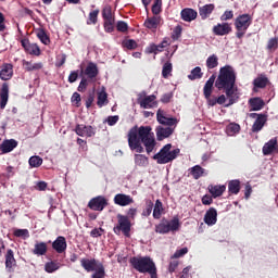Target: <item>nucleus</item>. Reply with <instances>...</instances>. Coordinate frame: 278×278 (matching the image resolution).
<instances>
[{
	"instance_id": "nucleus-1",
	"label": "nucleus",
	"mask_w": 278,
	"mask_h": 278,
	"mask_svg": "<svg viewBox=\"0 0 278 278\" xmlns=\"http://www.w3.org/2000/svg\"><path fill=\"white\" fill-rule=\"evenodd\" d=\"M236 87V70L231 65H225L219 68V74L215 80V88L217 90H224L226 97H228L229 102L226 104V108L238 103L240 97L237 93H233V88Z\"/></svg>"
},
{
	"instance_id": "nucleus-2",
	"label": "nucleus",
	"mask_w": 278,
	"mask_h": 278,
	"mask_svg": "<svg viewBox=\"0 0 278 278\" xmlns=\"http://www.w3.org/2000/svg\"><path fill=\"white\" fill-rule=\"evenodd\" d=\"M130 265L138 273H148L151 278H157V267L150 256H134L130 258Z\"/></svg>"
},
{
	"instance_id": "nucleus-3",
	"label": "nucleus",
	"mask_w": 278,
	"mask_h": 278,
	"mask_svg": "<svg viewBox=\"0 0 278 278\" xmlns=\"http://www.w3.org/2000/svg\"><path fill=\"white\" fill-rule=\"evenodd\" d=\"M181 229V222L179 220V215H175L170 220L163 218L159 224L155 225V233L161 236H166V233H175Z\"/></svg>"
},
{
	"instance_id": "nucleus-4",
	"label": "nucleus",
	"mask_w": 278,
	"mask_h": 278,
	"mask_svg": "<svg viewBox=\"0 0 278 278\" xmlns=\"http://www.w3.org/2000/svg\"><path fill=\"white\" fill-rule=\"evenodd\" d=\"M173 149V144H165L156 154L153 155V160H155L156 164H169L174 160H177L181 150L179 148Z\"/></svg>"
},
{
	"instance_id": "nucleus-5",
	"label": "nucleus",
	"mask_w": 278,
	"mask_h": 278,
	"mask_svg": "<svg viewBox=\"0 0 278 278\" xmlns=\"http://www.w3.org/2000/svg\"><path fill=\"white\" fill-rule=\"evenodd\" d=\"M253 23V17L250 14H241L236 17L235 20V29L236 31V38H239V40H242L244 38V35L247 34V29L251 27Z\"/></svg>"
},
{
	"instance_id": "nucleus-6",
	"label": "nucleus",
	"mask_w": 278,
	"mask_h": 278,
	"mask_svg": "<svg viewBox=\"0 0 278 278\" xmlns=\"http://www.w3.org/2000/svg\"><path fill=\"white\" fill-rule=\"evenodd\" d=\"M113 231L116 236L123 233L126 238H129L131 233V219L123 214H117V225L114 226Z\"/></svg>"
},
{
	"instance_id": "nucleus-7",
	"label": "nucleus",
	"mask_w": 278,
	"mask_h": 278,
	"mask_svg": "<svg viewBox=\"0 0 278 278\" xmlns=\"http://www.w3.org/2000/svg\"><path fill=\"white\" fill-rule=\"evenodd\" d=\"M128 147L130 151H136L137 153H144L142 141H140V138H138V126L130 128L128 131Z\"/></svg>"
},
{
	"instance_id": "nucleus-8",
	"label": "nucleus",
	"mask_w": 278,
	"mask_h": 278,
	"mask_svg": "<svg viewBox=\"0 0 278 278\" xmlns=\"http://www.w3.org/2000/svg\"><path fill=\"white\" fill-rule=\"evenodd\" d=\"M87 207L93 212H103L108 207V200L103 195H98L88 202Z\"/></svg>"
},
{
	"instance_id": "nucleus-9",
	"label": "nucleus",
	"mask_w": 278,
	"mask_h": 278,
	"mask_svg": "<svg viewBox=\"0 0 278 278\" xmlns=\"http://www.w3.org/2000/svg\"><path fill=\"white\" fill-rule=\"evenodd\" d=\"M74 131L77 136H80V138H92L97 134L94 127L90 125L86 126L85 124H77Z\"/></svg>"
},
{
	"instance_id": "nucleus-10",
	"label": "nucleus",
	"mask_w": 278,
	"mask_h": 278,
	"mask_svg": "<svg viewBox=\"0 0 278 278\" xmlns=\"http://www.w3.org/2000/svg\"><path fill=\"white\" fill-rule=\"evenodd\" d=\"M156 121L160 125H165V127H175L178 123L175 117H166V112L162 109L156 112Z\"/></svg>"
},
{
	"instance_id": "nucleus-11",
	"label": "nucleus",
	"mask_w": 278,
	"mask_h": 278,
	"mask_svg": "<svg viewBox=\"0 0 278 278\" xmlns=\"http://www.w3.org/2000/svg\"><path fill=\"white\" fill-rule=\"evenodd\" d=\"M21 45L24 51H26L29 55L38 56L41 53L40 47L38 46V43H31L27 38L22 39Z\"/></svg>"
},
{
	"instance_id": "nucleus-12",
	"label": "nucleus",
	"mask_w": 278,
	"mask_h": 278,
	"mask_svg": "<svg viewBox=\"0 0 278 278\" xmlns=\"http://www.w3.org/2000/svg\"><path fill=\"white\" fill-rule=\"evenodd\" d=\"M155 131L156 140H159V142H162V140H166V138H170V136H173V134L175 132V128H173V126H157Z\"/></svg>"
},
{
	"instance_id": "nucleus-13",
	"label": "nucleus",
	"mask_w": 278,
	"mask_h": 278,
	"mask_svg": "<svg viewBox=\"0 0 278 278\" xmlns=\"http://www.w3.org/2000/svg\"><path fill=\"white\" fill-rule=\"evenodd\" d=\"M18 147V141L15 139H5L0 143V155H5L7 153H12L13 150Z\"/></svg>"
},
{
	"instance_id": "nucleus-14",
	"label": "nucleus",
	"mask_w": 278,
	"mask_h": 278,
	"mask_svg": "<svg viewBox=\"0 0 278 278\" xmlns=\"http://www.w3.org/2000/svg\"><path fill=\"white\" fill-rule=\"evenodd\" d=\"M155 99H157L155 94L144 96L143 98H139V105L143 110H152V108L157 106V101H155Z\"/></svg>"
},
{
	"instance_id": "nucleus-15",
	"label": "nucleus",
	"mask_w": 278,
	"mask_h": 278,
	"mask_svg": "<svg viewBox=\"0 0 278 278\" xmlns=\"http://www.w3.org/2000/svg\"><path fill=\"white\" fill-rule=\"evenodd\" d=\"M232 28L229 23H218L213 27L214 36H229L231 34Z\"/></svg>"
},
{
	"instance_id": "nucleus-16",
	"label": "nucleus",
	"mask_w": 278,
	"mask_h": 278,
	"mask_svg": "<svg viewBox=\"0 0 278 278\" xmlns=\"http://www.w3.org/2000/svg\"><path fill=\"white\" fill-rule=\"evenodd\" d=\"M114 203L115 205H119L121 207H127V205H131V203H134V198L125 193H117L114 197Z\"/></svg>"
},
{
	"instance_id": "nucleus-17",
	"label": "nucleus",
	"mask_w": 278,
	"mask_h": 278,
	"mask_svg": "<svg viewBox=\"0 0 278 278\" xmlns=\"http://www.w3.org/2000/svg\"><path fill=\"white\" fill-rule=\"evenodd\" d=\"M218 222V212L214 207H210L204 215V223L212 227Z\"/></svg>"
},
{
	"instance_id": "nucleus-18",
	"label": "nucleus",
	"mask_w": 278,
	"mask_h": 278,
	"mask_svg": "<svg viewBox=\"0 0 278 278\" xmlns=\"http://www.w3.org/2000/svg\"><path fill=\"white\" fill-rule=\"evenodd\" d=\"M99 264H101L99 261H97L96 258H81L80 260V266L84 267V269L87 273H94V270H97V268L99 267Z\"/></svg>"
},
{
	"instance_id": "nucleus-19",
	"label": "nucleus",
	"mask_w": 278,
	"mask_h": 278,
	"mask_svg": "<svg viewBox=\"0 0 278 278\" xmlns=\"http://www.w3.org/2000/svg\"><path fill=\"white\" fill-rule=\"evenodd\" d=\"M10 98V85L3 83L0 92V110H5L8 105V99Z\"/></svg>"
},
{
	"instance_id": "nucleus-20",
	"label": "nucleus",
	"mask_w": 278,
	"mask_h": 278,
	"mask_svg": "<svg viewBox=\"0 0 278 278\" xmlns=\"http://www.w3.org/2000/svg\"><path fill=\"white\" fill-rule=\"evenodd\" d=\"M250 112H260V110H264V105L266 102L260 97L250 98L249 101Z\"/></svg>"
},
{
	"instance_id": "nucleus-21",
	"label": "nucleus",
	"mask_w": 278,
	"mask_h": 278,
	"mask_svg": "<svg viewBox=\"0 0 278 278\" xmlns=\"http://www.w3.org/2000/svg\"><path fill=\"white\" fill-rule=\"evenodd\" d=\"M268 121V115H258L252 125L251 131L253 134H260Z\"/></svg>"
},
{
	"instance_id": "nucleus-22",
	"label": "nucleus",
	"mask_w": 278,
	"mask_h": 278,
	"mask_svg": "<svg viewBox=\"0 0 278 278\" xmlns=\"http://www.w3.org/2000/svg\"><path fill=\"white\" fill-rule=\"evenodd\" d=\"M197 16H199V13L194 9L186 8L180 12V17L186 23H192V21L197 20Z\"/></svg>"
},
{
	"instance_id": "nucleus-23",
	"label": "nucleus",
	"mask_w": 278,
	"mask_h": 278,
	"mask_svg": "<svg viewBox=\"0 0 278 278\" xmlns=\"http://www.w3.org/2000/svg\"><path fill=\"white\" fill-rule=\"evenodd\" d=\"M68 244L66 243V238L59 236L52 242V249L55 250L58 253H64L67 249Z\"/></svg>"
},
{
	"instance_id": "nucleus-24",
	"label": "nucleus",
	"mask_w": 278,
	"mask_h": 278,
	"mask_svg": "<svg viewBox=\"0 0 278 278\" xmlns=\"http://www.w3.org/2000/svg\"><path fill=\"white\" fill-rule=\"evenodd\" d=\"M275 152L278 153L277 138L270 139L263 147V155H270V154H273Z\"/></svg>"
},
{
	"instance_id": "nucleus-25",
	"label": "nucleus",
	"mask_w": 278,
	"mask_h": 278,
	"mask_svg": "<svg viewBox=\"0 0 278 278\" xmlns=\"http://www.w3.org/2000/svg\"><path fill=\"white\" fill-rule=\"evenodd\" d=\"M13 68L14 67L10 63L3 64L0 71V79H2V81H9V79L14 75Z\"/></svg>"
},
{
	"instance_id": "nucleus-26",
	"label": "nucleus",
	"mask_w": 278,
	"mask_h": 278,
	"mask_svg": "<svg viewBox=\"0 0 278 278\" xmlns=\"http://www.w3.org/2000/svg\"><path fill=\"white\" fill-rule=\"evenodd\" d=\"M216 81V75L213 74L205 83L203 88V94L205 99H210L212 97V92L214 90V83Z\"/></svg>"
},
{
	"instance_id": "nucleus-27",
	"label": "nucleus",
	"mask_w": 278,
	"mask_h": 278,
	"mask_svg": "<svg viewBox=\"0 0 278 278\" xmlns=\"http://www.w3.org/2000/svg\"><path fill=\"white\" fill-rule=\"evenodd\" d=\"M188 170H189L190 176L195 180H199V179H201V177H205V175H207V172L201 165H194L193 167L189 168Z\"/></svg>"
},
{
	"instance_id": "nucleus-28",
	"label": "nucleus",
	"mask_w": 278,
	"mask_h": 278,
	"mask_svg": "<svg viewBox=\"0 0 278 278\" xmlns=\"http://www.w3.org/2000/svg\"><path fill=\"white\" fill-rule=\"evenodd\" d=\"M4 257H5V268L9 273H12V268L16 266V258H14V251L12 249H9Z\"/></svg>"
},
{
	"instance_id": "nucleus-29",
	"label": "nucleus",
	"mask_w": 278,
	"mask_h": 278,
	"mask_svg": "<svg viewBox=\"0 0 278 278\" xmlns=\"http://www.w3.org/2000/svg\"><path fill=\"white\" fill-rule=\"evenodd\" d=\"M227 190L225 185H210L208 192L212 194L213 199H217V197H223V193Z\"/></svg>"
},
{
	"instance_id": "nucleus-30",
	"label": "nucleus",
	"mask_w": 278,
	"mask_h": 278,
	"mask_svg": "<svg viewBox=\"0 0 278 278\" xmlns=\"http://www.w3.org/2000/svg\"><path fill=\"white\" fill-rule=\"evenodd\" d=\"M215 9H216V7L212 3L200 7L199 14H200L202 21H206V18H210V15L212 14V12H214Z\"/></svg>"
},
{
	"instance_id": "nucleus-31",
	"label": "nucleus",
	"mask_w": 278,
	"mask_h": 278,
	"mask_svg": "<svg viewBox=\"0 0 278 278\" xmlns=\"http://www.w3.org/2000/svg\"><path fill=\"white\" fill-rule=\"evenodd\" d=\"M84 73L88 79H96V77L99 75V67H97V64L90 62L88 63Z\"/></svg>"
},
{
	"instance_id": "nucleus-32",
	"label": "nucleus",
	"mask_w": 278,
	"mask_h": 278,
	"mask_svg": "<svg viewBox=\"0 0 278 278\" xmlns=\"http://www.w3.org/2000/svg\"><path fill=\"white\" fill-rule=\"evenodd\" d=\"M270 84V80H268V77L266 75L261 74L253 80L254 88L264 89L266 86Z\"/></svg>"
},
{
	"instance_id": "nucleus-33",
	"label": "nucleus",
	"mask_w": 278,
	"mask_h": 278,
	"mask_svg": "<svg viewBox=\"0 0 278 278\" xmlns=\"http://www.w3.org/2000/svg\"><path fill=\"white\" fill-rule=\"evenodd\" d=\"M137 136L140 140V142L142 140H147V138H151V126H141V127H137Z\"/></svg>"
},
{
	"instance_id": "nucleus-34",
	"label": "nucleus",
	"mask_w": 278,
	"mask_h": 278,
	"mask_svg": "<svg viewBox=\"0 0 278 278\" xmlns=\"http://www.w3.org/2000/svg\"><path fill=\"white\" fill-rule=\"evenodd\" d=\"M48 247L45 242H37L33 249L34 255H37L38 257L42 255H47Z\"/></svg>"
},
{
	"instance_id": "nucleus-35",
	"label": "nucleus",
	"mask_w": 278,
	"mask_h": 278,
	"mask_svg": "<svg viewBox=\"0 0 278 278\" xmlns=\"http://www.w3.org/2000/svg\"><path fill=\"white\" fill-rule=\"evenodd\" d=\"M162 214H164V204L161 200H156L153 210V218H155V220H160L162 218Z\"/></svg>"
},
{
	"instance_id": "nucleus-36",
	"label": "nucleus",
	"mask_w": 278,
	"mask_h": 278,
	"mask_svg": "<svg viewBox=\"0 0 278 278\" xmlns=\"http://www.w3.org/2000/svg\"><path fill=\"white\" fill-rule=\"evenodd\" d=\"M157 25H160V17L157 16L148 17L144 21V27L147 29H157Z\"/></svg>"
},
{
	"instance_id": "nucleus-37",
	"label": "nucleus",
	"mask_w": 278,
	"mask_h": 278,
	"mask_svg": "<svg viewBox=\"0 0 278 278\" xmlns=\"http://www.w3.org/2000/svg\"><path fill=\"white\" fill-rule=\"evenodd\" d=\"M143 147H146L147 153H152L153 149H155V138L148 137L147 139L141 140Z\"/></svg>"
},
{
	"instance_id": "nucleus-38",
	"label": "nucleus",
	"mask_w": 278,
	"mask_h": 278,
	"mask_svg": "<svg viewBox=\"0 0 278 278\" xmlns=\"http://www.w3.org/2000/svg\"><path fill=\"white\" fill-rule=\"evenodd\" d=\"M23 66L28 73L31 71H40L42 68V63H31L29 61L23 60Z\"/></svg>"
},
{
	"instance_id": "nucleus-39",
	"label": "nucleus",
	"mask_w": 278,
	"mask_h": 278,
	"mask_svg": "<svg viewBox=\"0 0 278 278\" xmlns=\"http://www.w3.org/2000/svg\"><path fill=\"white\" fill-rule=\"evenodd\" d=\"M108 103H110L108 100V92L102 89L100 92H98L97 105L98 108H103V105H108Z\"/></svg>"
},
{
	"instance_id": "nucleus-40",
	"label": "nucleus",
	"mask_w": 278,
	"mask_h": 278,
	"mask_svg": "<svg viewBox=\"0 0 278 278\" xmlns=\"http://www.w3.org/2000/svg\"><path fill=\"white\" fill-rule=\"evenodd\" d=\"M37 38H39L40 42H42V45L49 46L51 45V38L49 37V35H47V30L46 29H39L37 31Z\"/></svg>"
},
{
	"instance_id": "nucleus-41",
	"label": "nucleus",
	"mask_w": 278,
	"mask_h": 278,
	"mask_svg": "<svg viewBox=\"0 0 278 278\" xmlns=\"http://www.w3.org/2000/svg\"><path fill=\"white\" fill-rule=\"evenodd\" d=\"M228 192L230 194H238L240 192V180H230L228 182Z\"/></svg>"
},
{
	"instance_id": "nucleus-42",
	"label": "nucleus",
	"mask_w": 278,
	"mask_h": 278,
	"mask_svg": "<svg viewBox=\"0 0 278 278\" xmlns=\"http://www.w3.org/2000/svg\"><path fill=\"white\" fill-rule=\"evenodd\" d=\"M102 18L103 21H115L114 14H112V5H104L102 9Z\"/></svg>"
},
{
	"instance_id": "nucleus-43",
	"label": "nucleus",
	"mask_w": 278,
	"mask_h": 278,
	"mask_svg": "<svg viewBox=\"0 0 278 278\" xmlns=\"http://www.w3.org/2000/svg\"><path fill=\"white\" fill-rule=\"evenodd\" d=\"M202 78H203V72L199 66L191 70V73L188 75V79H190V81H194L197 79H202Z\"/></svg>"
},
{
	"instance_id": "nucleus-44",
	"label": "nucleus",
	"mask_w": 278,
	"mask_h": 278,
	"mask_svg": "<svg viewBox=\"0 0 278 278\" xmlns=\"http://www.w3.org/2000/svg\"><path fill=\"white\" fill-rule=\"evenodd\" d=\"M60 266H62V264H60L59 262L51 261L46 263L45 270L46 273H55V270H60Z\"/></svg>"
},
{
	"instance_id": "nucleus-45",
	"label": "nucleus",
	"mask_w": 278,
	"mask_h": 278,
	"mask_svg": "<svg viewBox=\"0 0 278 278\" xmlns=\"http://www.w3.org/2000/svg\"><path fill=\"white\" fill-rule=\"evenodd\" d=\"M172 73H173V63H170V61H167L163 65L162 77L164 79H168V77H170Z\"/></svg>"
},
{
	"instance_id": "nucleus-46",
	"label": "nucleus",
	"mask_w": 278,
	"mask_h": 278,
	"mask_svg": "<svg viewBox=\"0 0 278 278\" xmlns=\"http://www.w3.org/2000/svg\"><path fill=\"white\" fill-rule=\"evenodd\" d=\"M226 134L227 136H236V134H240V124L230 123L226 127Z\"/></svg>"
},
{
	"instance_id": "nucleus-47",
	"label": "nucleus",
	"mask_w": 278,
	"mask_h": 278,
	"mask_svg": "<svg viewBox=\"0 0 278 278\" xmlns=\"http://www.w3.org/2000/svg\"><path fill=\"white\" fill-rule=\"evenodd\" d=\"M42 157L38 155L30 156L28 160L30 168H40V166H42Z\"/></svg>"
},
{
	"instance_id": "nucleus-48",
	"label": "nucleus",
	"mask_w": 278,
	"mask_h": 278,
	"mask_svg": "<svg viewBox=\"0 0 278 278\" xmlns=\"http://www.w3.org/2000/svg\"><path fill=\"white\" fill-rule=\"evenodd\" d=\"M99 22V9H96L89 13L87 18V25H97Z\"/></svg>"
},
{
	"instance_id": "nucleus-49",
	"label": "nucleus",
	"mask_w": 278,
	"mask_h": 278,
	"mask_svg": "<svg viewBox=\"0 0 278 278\" xmlns=\"http://www.w3.org/2000/svg\"><path fill=\"white\" fill-rule=\"evenodd\" d=\"M135 164L136 166L144 167L149 164V157L143 154H135Z\"/></svg>"
},
{
	"instance_id": "nucleus-50",
	"label": "nucleus",
	"mask_w": 278,
	"mask_h": 278,
	"mask_svg": "<svg viewBox=\"0 0 278 278\" xmlns=\"http://www.w3.org/2000/svg\"><path fill=\"white\" fill-rule=\"evenodd\" d=\"M91 278H105V267L103 263H99L98 267L93 270Z\"/></svg>"
},
{
	"instance_id": "nucleus-51",
	"label": "nucleus",
	"mask_w": 278,
	"mask_h": 278,
	"mask_svg": "<svg viewBox=\"0 0 278 278\" xmlns=\"http://www.w3.org/2000/svg\"><path fill=\"white\" fill-rule=\"evenodd\" d=\"M122 47L124 49H128V51H134L135 49H138V42H136L134 39H125L122 42Z\"/></svg>"
},
{
	"instance_id": "nucleus-52",
	"label": "nucleus",
	"mask_w": 278,
	"mask_h": 278,
	"mask_svg": "<svg viewBox=\"0 0 278 278\" xmlns=\"http://www.w3.org/2000/svg\"><path fill=\"white\" fill-rule=\"evenodd\" d=\"M218 66V56L216 54H212L206 59V68L212 70Z\"/></svg>"
},
{
	"instance_id": "nucleus-53",
	"label": "nucleus",
	"mask_w": 278,
	"mask_h": 278,
	"mask_svg": "<svg viewBox=\"0 0 278 278\" xmlns=\"http://www.w3.org/2000/svg\"><path fill=\"white\" fill-rule=\"evenodd\" d=\"M162 51H164V46L161 43L159 45L152 43L148 48V53H154V55H157V53H162Z\"/></svg>"
},
{
	"instance_id": "nucleus-54",
	"label": "nucleus",
	"mask_w": 278,
	"mask_h": 278,
	"mask_svg": "<svg viewBox=\"0 0 278 278\" xmlns=\"http://www.w3.org/2000/svg\"><path fill=\"white\" fill-rule=\"evenodd\" d=\"M153 212V201L148 200L146 201V208L142 211V216L146 218L151 216V213Z\"/></svg>"
},
{
	"instance_id": "nucleus-55",
	"label": "nucleus",
	"mask_w": 278,
	"mask_h": 278,
	"mask_svg": "<svg viewBox=\"0 0 278 278\" xmlns=\"http://www.w3.org/2000/svg\"><path fill=\"white\" fill-rule=\"evenodd\" d=\"M116 22V20H105L104 21V31H106V34H112V31H114V23Z\"/></svg>"
},
{
	"instance_id": "nucleus-56",
	"label": "nucleus",
	"mask_w": 278,
	"mask_h": 278,
	"mask_svg": "<svg viewBox=\"0 0 278 278\" xmlns=\"http://www.w3.org/2000/svg\"><path fill=\"white\" fill-rule=\"evenodd\" d=\"M116 29L122 34H127V31H129V25H127L125 21H118L116 24Z\"/></svg>"
},
{
	"instance_id": "nucleus-57",
	"label": "nucleus",
	"mask_w": 278,
	"mask_h": 278,
	"mask_svg": "<svg viewBox=\"0 0 278 278\" xmlns=\"http://www.w3.org/2000/svg\"><path fill=\"white\" fill-rule=\"evenodd\" d=\"M277 49H278V38L275 37V38L269 39L267 42V50L268 51H277Z\"/></svg>"
},
{
	"instance_id": "nucleus-58",
	"label": "nucleus",
	"mask_w": 278,
	"mask_h": 278,
	"mask_svg": "<svg viewBox=\"0 0 278 278\" xmlns=\"http://www.w3.org/2000/svg\"><path fill=\"white\" fill-rule=\"evenodd\" d=\"M162 12V0H155L153 5H152V14H160Z\"/></svg>"
},
{
	"instance_id": "nucleus-59",
	"label": "nucleus",
	"mask_w": 278,
	"mask_h": 278,
	"mask_svg": "<svg viewBox=\"0 0 278 278\" xmlns=\"http://www.w3.org/2000/svg\"><path fill=\"white\" fill-rule=\"evenodd\" d=\"M186 254H188V248H182L180 250H177L170 257V260H179V257H184V255Z\"/></svg>"
},
{
	"instance_id": "nucleus-60",
	"label": "nucleus",
	"mask_w": 278,
	"mask_h": 278,
	"mask_svg": "<svg viewBox=\"0 0 278 278\" xmlns=\"http://www.w3.org/2000/svg\"><path fill=\"white\" fill-rule=\"evenodd\" d=\"M13 236H15V238H26L27 236H29V230L27 229H15L13 232Z\"/></svg>"
},
{
	"instance_id": "nucleus-61",
	"label": "nucleus",
	"mask_w": 278,
	"mask_h": 278,
	"mask_svg": "<svg viewBox=\"0 0 278 278\" xmlns=\"http://www.w3.org/2000/svg\"><path fill=\"white\" fill-rule=\"evenodd\" d=\"M72 103H75L76 108H79L81 105V94L78 92H74L71 98Z\"/></svg>"
},
{
	"instance_id": "nucleus-62",
	"label": "nucleus",
	"mask_w": 278,
	"mask_h": 278,
	"mask_svg": "<svg viewBox=\"0 0 278 278\" xmlns=\"http://www.w3.org/2000/svg\"><path fill=\"white\" fill-rule=\"evenodd\" d=\"M87 88H88V78L83 77L77 90H78V92H86Z\"/></svg>"
},
{
	"instance_id": "nucleus-63",
	"label": "nucleus",
	"mask_w": 278,
	"mask_h": 278,
	"mask_svg": "<svg viewBox=\"0 0 278 278\" xmlns=\"http://www.w3.org/2000/svg\"><path fill=\"white\" fill-rule=\"evenodd\" d=\"M181 31H182V28L181 26H176L172 33V38L174 40H179V38H181Z\"/></svg>"
},
{
	"instance_id": "nucleus-64",
	"label": "nucleus",
	"mask_w": 278,
	"mask_h": 278,
	"mask_svg": "<svg viewBox=\"0 0 278 278\" xmlns=\"http://www.w3.org/2000/svg\"><path fill=\"white\" fill-rule=\"evenodd\" d=\"M233 18V11H225L224 14L220 16V21H231Z\"/></svg>"
}]
</instances>
